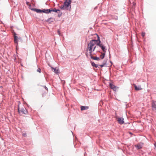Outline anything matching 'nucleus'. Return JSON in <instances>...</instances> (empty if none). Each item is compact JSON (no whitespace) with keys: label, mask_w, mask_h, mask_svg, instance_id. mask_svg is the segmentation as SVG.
<instances>
[{"label":"nucleus","mask_w":156,"mask_h":156,"mask_svg":"<svg viewBox=\"0 0 156 156\" xmlns=\"http://www.w3.org/2000/svg\"><path fill=\"white\" fill-rule=\"evenodd\" d=\"M94 35L96 36L97 39H92L90 41H91L92 43H94L95 45L96 44V45L98 46V44L101 43V41L100 37L97 34H95Z\"/></svg>","instance_id":"nucleus-2"},{"label":"nucleus","mask_w":156,"mask_h":156,"mask_svg":"<svg viewBox=\"0 0 156 156\" xmlns=\"http://www.w3.org/2000/svg\"><path fill=\"white\" fill-rule=\"evenodd\" d=\"M18 110L19 113H21L22 114H27L28 113V112L27 110L25 107H24L23 108H22L20 110L19 109V107Z\"/></svg>","instance_id":"nucleus-5"},{"label":"nucleus","mask_w":156,"mask_h":156,"mask_svg":"<svg viewBox=\"0 0 156 156\" xmlns=\"http://www.w3.org/2000/svg\"><path fill=\"white\" fill-rule=\"evenodd\" d=\"M29 2H26V4L27 5H29Z\"/></svg>","instance_id":"nucleus-31"},{"label":"nucleus","mask_w":156,"mask_h":156,"mask_svg":"<svg viewBox=\"0 0 156 156\" xmlns=\"http://www.w3.org/2000/svg\"><path fill=\"white\" fill-rule=\"evenodd\" d=\"M60 8L62 10H63V9H64V7H63V5H61L60 6Z\"/></svg>","instance_id":"nucleus-27"},{"label":"nucleus","mask_w":156,"mask_h":156,"mask_svg":"<svg viewBox=\"0 0 156 156\" xmlns=\"http://www.w3.org/2000/svg\"><path fill=\"white\" fill-rule=\"evenodd\" d=\"M54 18L50 17L47 20H46V21L48 22L49 23H51L54 21Z\"/></svg>","instance_id":"nucleus-10"},{"label":"nucleus","mask_w":156,"mask_h":156,"mask_svg":"<svg viewBox=\"0 0 156 156\" xmlns=\"http://www.w3.org/2000/svg\"><path fill=\"white\" fill-rule=\"evenodd\" d=\"M41 70L40 68H38L37 70V71L39 72V73H41Z\"/></svg>","instance_id":"nucleus-24"},{"label":"nucleus","mask_w":156,"mask_h":156,"mask_svg":"<svg viewBox=\"0 0 156 156\" xmlns=\"http://www.w3.org/2000/svg\"><path fill=\"white\" fill-rule=\"evenodd\" d=\"M152 107L153 110L156 111V101H152Z\"/></svg>","instance_id":"nucleus-7"},{"label":"nucleus","mask_w":156,"mask_h":156,"mask_svg":"<svg viewBox=\"0 0 156 156\" xmlns=\"http://www.w3.org/2000/svg\"><path fill=\"white\" fill-rule=\"evenodd\" d=\"M118 18H117V17L116 18H115V19L116 20H117Z\"/></svg>","instance_id":"nucleus-35"},{"label":"nucleus","mask_w":156,"mask_h":156,"mask_svg":"<svg viewBox=\"0 0 156 156\" xmlns=\"http://www.w3.org/2000/svg\"><path fill=\"white\" fill-rule=\"evenodd\" d=\"M58 16L59 17H60L62 15V12L60 11H58Z\"/></svg>","instance_id":"nucleus-18"},{"label":"nucleus","mask_w":156,"mask_h":156,"mask_svg":"<svg viewBox=\"0 0 156 156\" xmlns=\"http://www.w3.org/2000/svg\"><path fill=\"white\" fill-rule=\"evenodd\" d=\"M26 104L27 105V106L28 107H29V105H28L27 103H26Z\"/></svg>","instance_id":"nucleus-32"},{"label":"nucleus","mask_w":156,"mask_h":156,"mask_svg":"<svg viewBox=\"0 0 156 156\" xmlns=\"http://www.w3.org/2000/svg\"><path fill=\"white\" fill-rule=\"evenodd\" d=\"M136 5V3L134 2H133V6H132V8L133 9H135V6Z\"/></svg>","instance_id":"nucleus-22"},{"label":"nucleus","mask_w":156,"mask_h":156,"mask_svg":"<svg viewBox=\"0 0 156 156\" xmlns=\"http://www.w3.org/2000/svg\"><path fill=\"white\" fill-rule=\"evenodd\" d=\"M31 10L34 11L38 13L44 12L46 14H48L51 12V9H40L36 8L30 9Z\"/></svg>","instance_id":"nucleus-1"},{"label":"nucleus","mask_w":156,"mask_h":156,"mask_svg":"<svg viewBox=\"0 0 156 156\" xmlns=\"http://www.w3.org/2000/svg\"><path fill=\"white\" fill-rule=\"evenodd\" d=\"M41 86L43 87L45 89L47 90L48 91V88L45 86Z\"/></svg>","instance_id":"nucleus-25"},{"label":"nucleus","mask_w":156,"mask_h":156,"mask_svg":"<svg viewBox=\"0 0 156 156\" xmlns=\"http://www.w3.org/2000/svg\"><path fill=\"white\" fill-rule=\"evenodd\" d=\"M105 62H106V61H105V60H104V61H103V63H105Z\"/></svg>","instance_id":"nucleus-34"},{"label":"nucleus","mask_w":156,"mask_h":156,"mask_svg":"<svg viewBox=\"0 0 156 156\" xmlns=\"http://www.w3.org/2000/svg\"><path fill=\"white\" fill-rule=\"evenodd\" d=\"M106 62H105V63H103L102 64L100 65L99 66L101 68H102L106 65Z\"/></svg>","instance_id":"nucleus-19"},{"label":"nucleus","mask_w":156,"mask_h":156,"mask_svg":"<svg viewBox=\"0 0 156 156\" xmlns=\"http://www.w3.org/2000/svg\"><path fill=\"white\" fill-rule=\"evenodd\" d=\"M97 48V46H94L93 48L92 49V53L95 50V49Z\"/></svg>","instance_id":"nucleus-21"},{"label":"nucleus","mask_w":156,"mask_h":156,"mask_svg":"<svg viewBox=\"0 0 156 156\" xmlns=\"http://www.w3.org/2000/svg\"><path fill=\"white\" fill-rule=\"evenodd\" d=\"M117 120L120 124H122L124 123V119L122 117L119 118Z\"/></svg>","instance_id":"nucleus-6"},{"label":"nucleus","mask_w":156,"mask_h":156,"mask_svg":"<svg viewBox=\"0 0 156 156\" xmlns=\"http://www.w3.org/2000/svg\"><path fill=\"white\" fill-rule=\"evenodd\" d=\"M63 7H64V9H63V10H69V8H67L66 7V6H65L64 4L63 5Z\"/></svg>","instance_id":"nucleus-23"},{"label":"nucleus","mask_w":156,"mask_h":156,"mask_svg":"<svg viewBox=\"0 0 156 156\" xmlns=\"http://www.w3.org/2000/svg\"><path fill=\"white\" fill-rule=\"evenodd\" d=\"M91 63L92 66L93 67L97 68L98 67V65L97 64H96L94 63V62H91Z\"/></svg>","instance_id":"nucleus-15"},{"label":"nucleus","mask_w":156,"mask_h":156,"mask_svg":"<svg viewBox=\"0 0 156 156\" xmlns=\"http://www.w3.org/2000/svg\"><path fill=\"white\" fill-rule=\"evenodd\" d=\"M58 34L60 36V31L59 30H58Z\"/></svg>","instance_id":"nucleus-28"},{"label":"nucleus","mask_w":156,"mask_h":156,"mask_svg":"<svg viewBox=\"0 0 156 156\" xmlns=\"http://www.w3.org/2000/svg\"><path fill=\"white\" fill-rule=\"evenodd\" d=\"M136 147L137 149H139L142 148V147L140 145H137L136 146Z\"/></svg>","instance_id":"nucleus-20"},{"label":"nucleus","mask_w":156,"mask_h":156,"mask_svg":"<svg viewBox=\"0 0 156 156\" xmlns=\"http://www.w3.org/2000/svg\"><path fill=\"white\" fill-rule=\"evenodd\" d=\"M145 35V33L144 32H142L141 35L143 37H144Z\"/></svg>","instance_id":"nucleus-26"},{"label":"nucleus","mask_w":156,"mask_h":156,"mask_svg":"<svg viewBox=\"0 0 156 156\" xmlns=\"http://www.w3.org/2000/svg\"><path fill=\"white\" fill-rule=\"evenodd\" d=\"M2 86H0V88H2Z\"/></svg>","instance_id":"nucleus-33"},{"label":"nucleus","mask_w":156,"mask_h":156,"mask_svg":"<svg viewBox=\"0 0 156 156\" xmlns=\"http://www.w3.org/2000/svg\"><path fill=\"white\" fill-rule=\"evenodd\" d=\"M98 44V46L101 48L103 51V52H106L107 50L106 47L101 42V43H100L99 44Z\"/></svg>","instance_id":"nucleus-4"},{"label":"nucleus","mask_w":156,"mask_h":156,"mask_svg":"<svg viewBox=\"0 0 156 156\" xmlns=\"http://www.w3.org/2000/svg\"><path fill=\"white\" fill-rule=\"evenodd\" d=\"M16 34L15 33H14V41L15 43H17L18 42V37L16 35Z\"/></svg>","instance_id":"nucleus-14"},{"label":"nucleus","mask_w":156,"mask_h":156,"mask_svg":"<svg viewBox=\"0 0 156 156\" xmlns=\"http://www.w3.org/2000/svg\"><path fill=\"white\" fill-rule=\"evenodd\" d=\"M134 87L135 90H139L142 89L140 86H139L137 87L136 85L134 84Z\"/></svg>","instance_id":"nucleus-12"},{"label":"nucleus","mask_w":156,"mask_h":156,"mask_svg":"<svg viewBox=\"0 0 156 156\" xmlns=\"http://www.w3.org/2000/svg\"><path fill=\"white\" fill-rule=\"evenodd\" d=\"M29 5V6H31V5Z\"/></svg>","instance_id":"nucleus-36"},{"label":"nucleus","mask_w":156,"mask_h":156,"mask_svg":"<svg viewBox=\"0 0 156 156\" xmlns=\"http://www.w3.org/2000/svg\"><path fill=\"white\" fill-rule=\"evenodd\" d=\"M51 12H57L58 11H60V10L59 9H56L55 8H54L53 9H51Z\"/></svg>","instance_id":"nucleus-16"},{"label":"nucleus","mask_w":156,"mask_h":156,"mask_svg":"<svg viewBox=\"0 0 156 156\" xmlns=\"http://www.w3.org/2000/svg\"><path fill=\"white\" fill-rule=\"evenodd\" d=\"M51 68L52 70H53L55 73H58V69H57L56 68H55L52 67H51Z\"/></svg>","instance_id":"nucleus-17"},{"label":"nucleus","mask_w":156,"mask_h":156,"mask_svg":"<svg viewBox=\"0 0 156 156\" xmlns=\"http://www.w3.org/2000/svg\"><path fill=\"white\" fill-rule=\"evenodd\" d=\"M94 45L95 44H94L93 43H92V42L90 41L89 43L88 44L87 49L90 51L89 53L90 55H91V53H92V49L93 48Z\"/></svg>","instance_id":"nucleus-3"},{"label":"nucleus","mask_w":156,"mask_h":156,"mask_svg":"<svg viewBox=\"0 0 156 156\" xmlns=\"http://www.w3.org/2000/svg\"><path fill=\"white\" fill-rule=\"evenodd\" d=\"M14 58H13V59L15 61H16V56H14Z\"/></svg>","instance_id":"nucleus-29"},{"label":"nucleus","mask_w":156,"mask_h":156,"mask_svg":"<svg viewBox=\"0 0 156 156\" xmlns=\"http://www.w3.org/2000/svg\"><path fill=\"white\" fill-rule=\"evenodd\" d=\"M91 58L93 59L96 60L98 61H99L100 60V58L99 57H94L92 55L90 56Z\"/></svg>","instance_id":"nucleus-13"},{"label":"nucleus","mask_w":156,"mask_h":156,"mask_svg":"<svg viewBox=\"0 0 156 156\" xmlns=\"http://www.w3.org/2000/svg\"><path fill=\"white\" fill-rule=\"evenodd\" d=\"M109 85L111 89H112L114 91H116V88L115 86L111 83H110Z\"/></svg>","instance_id":"nucleus-9"},{"label":"nucleus","mask_w":156,"mask_h":156,"mask_svg":"<svg viewBox=\"0 0 156 156\" xmlns=\"http://www.w3.org/2000/svg\"><path fill=\"white\" fill-rule=\"evenodd\" d=\"M97 51L99 52L101 54V55L100 56V58H101V59H103L105 56L106 52H101V51Z\"/></svg>","instance_id":"nucleus-8"},{"label":"nucleus","mask_w":156,"mask_h":156,"mask_svg":"<svg viewBox=\"0 0 156 156\" xmlns=\"http://www.w3.org/2000/svg\"><path fill=\"white\" fill-rule=\"evenodd\" d=\"M27 135L26 133H23V136H26Z\"/></svg>","instance_id":"nucleus-30"},{"label":"nucleus","mask_w":156,"mask_h":156,"mask_svg":"<svg viewBox=\"0 0 156 156\" xmlns=\"http://www.w3.org/2000/svg\"><path fill=\"white\" fill-rule=\"evenodd\" d=\"M81 110V111L86 110L89 109V107L88 106H81L80 107Z\"/></svg>","instance_id":"nucleus-11"}]
</instances>
